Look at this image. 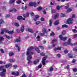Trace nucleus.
Masks as SVG:
<instances>
[{
  "label": "nucleus",
  "mask_w": 77,
  "mask_h": 77,
  "mask_svg": "<svg viewBox=\"0 0 77 77\" xmlns=\"http://www.w3.org/2000/svg\"><path fill=\"white\" fill-rule=\"evenodd\" d=\"M68 52V51L67 50H65L64 51V53H65V54H67V53Z\"/></svg>",
  "instance_id": "obj_52"
},
{
  "label": "nucleus",
  "mask_w": 77,
  "mask_h": 77,
  "mask_svg": "<svg viewBox=\"0 0 77 77\" xmlns=\"http://www.w3.org/2000/svg\"><path fill=\"white\" fill-rule=\"evenodd\" d=\"M57 17H58V13L56 14L54 16V20H56V18H57Z\"/></svg>",
  "instance_id": "obj_28"
},
{
  "label": "nucleus",
  "mask_w": 77,
  "mask_h": 77,
  "mask_svg": "<svg viewBox=\"0 0 77 77\" xmlns=\"http://www.w3.org/2000/svg\"><path fill=\"white\" fill-rule=\"evenodd\" d=\"M42 66V64H40L37 67L38 69H39L41 68Z\"/></svg>",
  "instance_id": "obj_43"
},
{
  "label": "nucleus",
  "mask_w": 77,
  "mask_h": 77,
  "mask_svg": "<svg viewBox=\"0 0 77 77\" xmlns=\"http://www.w3.org/2000/svg\"><path fill=\"white\" fill-rule=\"evenodd\" d=\"M39 60L37 59L36 60H35L34 61V65H37V64L39 63Z\"/></svg>",
  "instance_id": "obj_13"
},
{
  "label": "nucleus",
  "mask_w": 77,
  "mask_h": 77,
  "mask_svg": "<svg viewBox=\"0 0 77 77\" xmlns=\"http://www.w3.org/2000/svg\"><path fill=\"white\" fill-rule=\"evenodd\" d=\"M55 35V33L54 32H52L50 34V36H54Z\"/></svg>",
  "instance_id": "obj_33"
},
{
  "label": "nucleus",
  "mask_w": 77,
  "mask_h": 77,
  "mask_svg": "<svg viewBox=\"0 0 77 77\" xmlns=\"http://www.w3.org/2000/svg\"><path fill=\"white\" fill-rule=\"evenodd\" d=\"M19 75V72H17L16 73L15 75L16 76H18Z\"/></svg>",
  "instance_id": "obj_61"
},
{
  "label": "nucleus",
  "mask_w": 77,
  "mask_h": 77,
  "mask_svg": "<svg viewBox=\"0 0 77 77\" xmlns=\"http://www.w3.org/2000/svg\"><path fill=\"white\" fill-rule=\"evenodd\" d=\"M53 70V68L52 67H51L49 68V71H52Z\"/></svg>",
  "instance_id": "obj_45"
},
{
  "label": "nucleus",
  "mask_w": 77,
  "mask_h": 77,
  "mask_svg": "<svg viewBox=\"0 0 77 77\" xmlns=\"http://www.w3.org/2000/svg\"><path fill=\"white\" fill-rule=\"evenodd\" d=\"M75 17V14H73L72 15V18H74Z\"/></svg>",
  "instance_id": "obj_59"
},
{
  "label": "nucleus",
  "mask_w": 77,
  "mask_h": 77,
  "mask_svg": "<svg viewBox=\"0 0 77 77\" xmlns=\"http://www.w3.org/2000/svg\"><path fill=\"white\" fill-rule=\"evenodd\" d=\"M29 5L30 6H34V8H36L38 6V5L35 2L29 3Z\"/></svg>",
  "instance_id": "obj_3"
},
{
  "label": "nucleus",
  "mask_w": 77,
  "mask_h": 77,
  "mask_svg": "<svg viewBox=\"0 0 77 77\" xmlns=\"http://www.w3.org/2000/svg\"><path fill=\"white\" fill-rule=\"evenodd\" d=\"M54 50L56 51L57 50H58V47H56L54 49Z\"/></svg>",
  "instance_id": "obj_62"
},
{
  "label": "nucleus",
  "mask_w": 77,
  "mask_h": 77,
  "mask_svg": "<svg viewBox=\"0 0 77 77\" xmlns=\"http://www.w3.org/2000/svg\"><path fill=\"white\" fill-rule=\"evenodd\" d=\"M16 3L18 5H19V4H20L21 3V0L17 1Z\"/></svg>",
  "instance_id": "obj_21"
},
{
  "label": "nucleus",
  "mask_w": 77,
  "mask_h": 77,
  "mask_svg": "<svg viewBox=\"0 0 77 77\" xmlns=\"http://www.w3.org/2000/svg\"><path fill=\"white\" fill-rule=\"evenodd\" d=\"M45 33H41V35L42 36H45Z\"/></svg>",
  "instance_id": "obj_57"
},
{
  "label": "nucleus",
  "mask_w": 77,
  "mask_h": 77,
  "mask_svg": "<svg viewBox=\"0 0 77 77\" xmlns=\"http://www.w3.org/2000/svg\"><path fill=\"white\" fill-rule=\"evenodd\" d=\"M40 54L41 56H45V54L43 52L41 53Z\"/></svg>",
  "instance_id": "obj_37"
},
{
  "label": "nucleus",
  "mask_w": 77,
  "mask_h": 77,
  "mask_svg": "<svg viewBox=\"0 0 77 77\" xmlns=\"http://www.w3.org/2000/svg\"><path fill=\"white\" fill-rule=\"evenodd\" d=\"M42 7L40 6L37 8V10H38V11H40L42 10Z\"/></svg>",
  "instance_id": "obj_23"
},
{
  "label": "nucleus",
  "mask_w": 77,
  "mask_h": 77,
  "mask_svg": "<svg viewBox=\"0 0 77 77\" xmlns=\"http://www.w3.org/2000/svg\"><path fill=\"white\" fill-rule=\"evenodd\" d=\"M73 71H74L75 72H76V71H77V69H73Z\"/></svg>",
  "instance_id": "obj_64"
},
{
  "label": "nucleus",
  "mask_w": 77,
  "mask_h": 77,
  "mask_svg": "<svg viewBox=\"0 0 77 77\" xmlns=\"http://www.w3.org/2000/svg\"><path fill=\"white\" fill-rule=\"evenodd\" d=\"M14 54V53L13 52H10L9 53V55L10 56H13V55Z\"/></svg>",
  "instance_id": "obj_29"
},
{
  "label": "nucleus",
  "mask_w": 77,
  "mask_h": 77,
  "mask_svg": "<svg viewBox=\"0 0 77 77\" xmlns=\"http://www.w3.org/2000/svg\"><path fill=\"white\" fill-rule=\"evenodd\" d=\"M0 51L1 53H2L3 54V53H5V52L4 51V50H3V49H0Z\"/></svg>",
  "instance_id": "obj_39"
},
{
  "label": "nucleus",
  "mask_w": 77,
  "mask_h": 77,
  "mask_svg": "<svg viewBox=\"0 0 77 77\" xmlns=\"http://www.w3.org/2000/svg\"><path fill=\"white\" fill-rule=\"evenodd\" d=\"M4 68V66H0V71H2L3 69Z\"/></svg>",
  "instance_id": "obj_32"
},
{
  "label": "nucleus",
  "mask_w": 77,
  "mask_h": 77,
  "mask_svg": "<svg viewBox=\"0 0 77 77\" xmlns=\"http://www.w3.org/2000/svg\"><path fill=\"white\" fill-rule=\"evenodd\" d=\"M36 39H37L38 41H40V36L39 35H38L37 37L36 38Z\"/></svg>",
  "instance_id": "obj_36"
},
{
  "label": "nucleus",
  "mask_w": 77,
  "mask_h": 77,
  "mask_svg": "<svg viewBox=\"0 0 77 77\" xmlns=\"http://www.w3.org/2000/svg\"><path fill=\"white\" fill-rule=\"evenodd\" d=\"M46 59L47 58H43L42 59V63L43 65H45V61L46 60Z\"/></svg>",
  "instance_id": "obj_10"
},
{
  "label": "nucleus",
  "mask_w": 77,
  "mask_h": 77,
  "mask_svg": "<svg viewBox=\"0 0 77 77\" xmlns=\"http://www.w3.org/2000/svg\"><path fill=\"white\" fill-rule=\"evenodd\" d=\"M69 45L68 43L66 42H65L63 43V45Z\"/></svg>",
  "instance_id": "obj_55"
},
{
  "label": "nucleus",
  "mask_w": 77,
  "mask_h": 77,
  "mask_svg": "<svg viewBox=\"0 0 77 77\" xmlns=\"http://www.w3.org/2000/svg\"><path fill=\"white\" fill-rule=\"evenodd\" d=\"M57 40L56 39L54 38L53 40L52 41V43H53L54 42H57Z\"/></svg>",
  "instance_id": "obj_35"
},
{
  "label": "nucleus",
  "mask_w": 77,
  "mask_h": 77,
  "mask_svg": "<svg viewBox=\"0 0 77 77\" xmlns=\"http://www.w3.org/2000/svg\"><path fill=\"white\" fill-rule=\"evenodd\" d=\"M4 23V21L2 20V19H0V26H1V25H0V24H3V23Z\"/></svg>",
  "instance_id": "obj_27"
},
{
  "label": "nucleus",
  "mask_w": 77,
  "mask_h": 77,
  "mask_svg": "<svg viewBox=\"0 0 77 77\" xmlns=\"http://www.w3.org/2000/svg\"><path fill=\"white\" fill-rule=\"evenodd\" d=\"M15 0H10L9 3L10 4H12V3H14L15 2Z\"/></svg>",
  "instance_id": "obj_26"
},
{
  "label": "nucleus",
  "mask_w": 77,
  "mask_h": 77,
  "mask_svg": "<svg viewBox=\"0 0 77 77\" xmlns=\"http://www.w3.org/2000/svg\"><path fill=\"white\" fill-rule=\"evenodd\" d=\"M23 19V17H22L21 16H19L17 17V19L18 20H21V19Z\"/></svg>",
  "instance_id": "obj_15"
},
{
  "label": "nucleus",
  "mask_w": 77,
  "mask_h": 77,
  "mask_svg": "<svg viewBox=\"0 0 77 77\" xmlns=\"http://www.w3.org/2000/svg\"><path fill=\"white\" fill-rule=\"evenodd\" d=\"M72 10L71 8H69L66 11L67 13H69L70 12H71Z\"/></svg>",
  "instance_id": "obj_22"
},
{
  "label": "nucleus",
  "mask_w": 77,
  "mask_h": 77,
  "mask_svg": "<svg viewBox=\"0 0 77 77\" xmlns=\"http://www.w3.org/2000/svg\"><path fill=\"white\" fill-rule=\"evenodd\" d=\"M42 32L46 35H48V32L46 30V29L45 28H43L42 30Z\"/></svg>",
  "instance_id": "obj_7"
},
{
  "label": "nucleus",
  "mask_w": 77,
  "mask_h": 77,
  "mask_svg": "<svg viewBox=\"0 0 77 77\" xmlns=\"http://www.w3.org/2000/svg\"><path fill=\"white\" fill-rule=\"evenodd\" d=\"M35 17L36 18H37V19H38V18L39 17V16L38 15H35Z\"/></svg>",
  "instance_id": "obj_53"
},
{
  "label": "nucleus",
  "mask_w": 77,
  "mask_h": 77,
  "mask_svg": "<svg viewBox=\"0 0 77 77\" xmlns=\"http://www.w3.org/2000/svg\"><path fill=\"white\" fill-rule=\"evenodd\" d=\"M2 71V72H6V70L5 69H3Z\"/></svg>",
  "instance_id": "obj_56"
},
{
  "label": "nucleus",
  "mask_w": 77,
  "mask_h": 77,
  "mask_svg": "<svg viewBox=\"0 0 77 77\" xmlns=\"http://www.w3.org/2000/svg\"><path fill=\"white\" fill-rule=\"evenodd\" d=\"M21 77H27V76H26L25 73H23Z\"/></svg>",
  "instance_id": "obj_49"
},
{
  "label": "nucleus",
  "mask_w": 77,
  "mask_h": 77,
  "mask_svg": "<svg viewBox=\"0 0 77 77\" xmlns=\"http://www.w3.org/2000/svg\"><path fill=\"white\" fill-rule=\"evenodd\" d=\"M73 20V19L72 18L68 19L66 21V22H65V23H66V24H71Z\"/></svg>",
  "instance_id": "obj_2"
},
{
  "label": "nucleus",
  "mask_w": 77,
  "mask_h": 77,
  "mask_svg": "<svg viewBox=\"0 0 77 77\" xmlns=\"http://www.w3.org/2000/svg\"><path fill=\"white\" fill-rule=\"evenodd\" d=\"M39 47L41 49H42L43 50H44V47L42 45H39Z\"/></svg>",
  "instance_id": "obj_34"
},
{
  "label": "nucleus",
  "mask_w": 77,
  "mask_h": 77,
  "mask_svg": "<svg viewBox=\"0 0 77 77\" xmlns=\"http://www.w3.org/2000/svg\"><path fill=\"white\" fill-rule=\"evenodd\" d=\"M66 33V31L65 30H63L62 33V35H64Z\"/></svg>",
  "instance_id": "obj_30"
},
{
  "label": "nucleus",
  "mask_w": 77,
  "mask_h": 77,
  "mask_svg": "<svg viewBox=\"0 0 77 77\" xmlns=\"http://www.w3.org/2000/svg\"><path fill=\"white\" fill-rule=\"evenodd\" d=\"M20 31L22 32H23L24 31V26L23 25H22V26L20 29Z\"/></svg>",
  "instance_id": "obj_11"
},
{
  "label": "nucleus",
  "mask_w": 77,
  "mask_h": 77,
  "mask_svg": "<svg viewBox=\"0 0 77 77\" xmlns=\"http://www.w3.org/2000/svg\"><path fill=\"white\" fill-rule=\"evenodd\" d=\"M21 41V38L20 37H19L18 38H17L16 40L14 41V42H20Z\"/></svg>",
  "instance_id": "obj_6"
},
{
  "label": "nucleus",
  "mask_w": 77,
  "mask_h": 77,
  "mask_svg": "<svg viewBox=\"0 0 77 77\" xmlns=\"http://www.w3.org/2000/svg\"><path fill=\"white\" fill-rule=\"evenodd\" d=\"M12 66V64L10 63L5 65V68H8L9 67H10V66Z\"/></svg>",
  "instance_id": "obj_9"
},
{
  "label": "nucleus",
  "mask_w": 77,
  "mask_h": 77,
  "mask_svg": "<svg viewBox=\"0 0 77 77\" xmlns=\"http://www.w3.org/2000/svg\"><path fill=\"white\" fill-rule=\"evenodd\" d=\"M54 24L55 26L58 25V20H56V21H55L54 23Z\"/></svg>",
  "instance_id": "obj_31"
},
{
  "label": "nucleus",
  "mask_w": 77,
  "mask_h": 77,
  "mask_svg": "<svg viewBox=\"0 0 77 77\" xmlns=\"http://www.w3.org/2000/svg\"><path fill=\"white\" fill-rule=\"evenodd\" d=\"M35 50L36 51H37V53H40V50H38V47H35Z\"/></svg>",
  "instance_id": "obj_17"
},
{
  "label": "nucleus",
  "mask_w": 77,
  "mask_h": 77,
  "mask_svg": "<svg viewBox=\"0 0 77 77\" xmlns=\"http://www.w3.org/2000/svg\"><path fill=\"white\" fill-rule=\"evenodd\" d=\"M15 47H17V50L18 51H20V48L18 46V45L17 44L15 45Z\"/></svg>",
  "instance_id": "obj_18"
},
{
  "label": "nucleus",
  "mask_w": 77,
  "mask_h": 77,
  "mask_svg": "<svg viewBox=\"0 0 77 77\" xmlns=\"http://www.w3.org/2000/svg\"><path fill=\"white\" fill-rule=\"evenodd\" d=\"M71 39L69 38L68 40V44L69 45H71L72 46L73 45H75V44L74 43H71Z\"/></svg>",
  "instance_id": "obj_5"
},
{
  "label": "nucleus",
  "mask_w": 77,
  "mask_h": 77,
  "mask_svg": "<svg viewBox=\"0 0 77 77\" xmlns=\"http://www.w3.org/2000/svg\"><path fill=\"white\" fill-rule=\"evenodd\" d=\"M77 37V34H76L73 35V38H76Z\"/></svg>",
  "instance_id": "obj_54"
},
{
  "label": "nucleus",
  "mask_w": 77,
  "mask_h": 77,
  "mask_svg": "<svg viewBox=\"0 0 77 77\" xmlns=\"http://www.w3.org/2000/svg\"><path fill=\"white\" fill-rule=\"evenodd\" d=\"M4 40V38L3 37H1L0 38V42H2Z\"/></svg>",
  "instance_id": "obj_38"
},
{
  "label": "nucleus",
  "mask_w": 77,
  "mask_h": 77,
  "mask_svg": "<svg viewBox=\"0 0 77 77\" xmlns=\"http://www.w3.org/2000/svg\"><path fill=\"white\" fill-rule=\"evenodd\" d=\"M29 13H27L26 14H23V17L24 18H26L27 17H29Z\"/></svg>",
  "instance_id": "obj_14"
},
{
  "label": "nucleus",
  "mask_w": 77,
  "mask_h": 77,
  "mask_svg": "<svg viewBox=\"0 0 77 77\" xmlns=\"http://www.w3.org/2000/svg\"><path fill=\"white\" fill-rule=\"evenodd\" d=\"M72 30L74 33H77V30L75 29H72Z\"/></svg>",
  "instance_id": "obj_42"
},
{
  "label": "nucleus",
  "mask_w": 77,
  "mask_h": 77,
  "mask_svg": "<svg viewBox=\"0 0 77 77\" xmlns=\"http://www.w3.org/2000/svg\"><path fill=\"white\" fill-rule=\"evenodd\" d=\"M33 49V47L31 46V47H30V48H28L27 49V50L28 51H30V50H32Z\"/></svg>",
  "instance_id": "obj_20"
},
{
  "label": "nucleus",
  "mask_w": 77,
  "mask_h": 77,
  "mask_svg": "<svg viewBox=\"0 0 77 77\" xmlns=\"http://www.w3.org/2000/svg\"><path fill=\"white\" fill-rule=\"evenodd\" d=\"M17 32V33H20V30H19V29H16Z\"/></svg>",
  "instance_id": "obj_63"
},
{
  "label": "nucleus",
  "mask_w": 77,
  "mask_h": 77,
  "mask_svg": "<svg viewBox=\"0 0 77 77\" xmlns=\"http://www.w3.org/2000/svg\"><path fill=\"white\" fill-rule=\"evenodd\" d=\"M69 27V26H68V25L66 24L63 25L62 26V28H68Z\"/></svg>",
  "instance_id": "obj_16"
},
{
  "label": "nucleus",
  "mask_w": 77,
  "mask_h": 77,
  "mask_svg": "<svg viewBox=\"0 0 77 77\" xmlns=\"http://www.w3.org/2000/svg\"><path fill=\"white\" fill-rule=\"evenodd\" d=\"M52 24V22H51V20L50 19L49 20V26H51Z\"/></svg>",
  "instance_id": "obj_41"
},
{
  "label": "nucleus",
  "mask_w": 77,
  "mask_h": 77,
  "mask_svg": "<svg viewBox=\"0 0 77 77\" xmlns=\"http://www.w3.org/2000/svg\"><path fill=\"white\" fill-rule=\"evenodd\" d=\"M4 32H5L6 33H9L10 35H11V34L14 33V31L12 30L10 31L8 30L7 29H3L2 31H1V35H3V34L4 33Z\"/></svg>",
  "instance_id": "obj_1"
},
{
  "label": "nucleus",
  "mask_w": 77,
  "mask_h": 77,
  "mask_svg": "<svg viewBox=\"0 0 77 77\" xmlns=\"http://www.w3.org/2000/svg\"><path fill=\"white\" fill-rule=\"evenodd\" d=\"M30 54V52L27 51L26 52V55H27V56H28V55H29Z\"/></svg>",
  "instance_id": "obj_50"
},
{
  "label": "nucleus",
  "mask_w": 77,
  "mask_h": 77,
  "mask_svg": "<svg viewBox=\"0 0 77 77\" xmlns=\"http://www.w3.org/2000/svg\"><path fill=\"white\" fill-rule=\"evenodd\" d=\"M32 59V58H27V60L28 61V63L29 64H31V63H32V62L31 61V60Z\"/></svg>",
  "instance_id": "obj_8"
},
{
  "label": "nucleus",
  "mask_w": 77,
  "mask_h": 77,
  "mask_svg": "<svg viewBox=\"0 0 77 77\" xmlns=\"http://www.w3.org/2000/svg\"><path fill=\"white\" fill-rule=\"evenodd\" d=\"M14 26L16 27H19V26H20V25H19V24L17 23H15Z\"/></svg>",
  "instance_id": "obj_25"
},
{
  "label": "nucleus",
  "mask_w": 77,
  "mask_h": 77,
  "mask_svg": "<svg viewBox=\"0 0 77 77\" xmlns=\"http://www.w3.org/2000/svg\"><path fill=\"white\" fill-rule=\"evenodd\" d=\"M17 11V10L15 8H13L12 10H10L9 11L10 12H16Z\"/></svg>",
  "instance_id": "obj_12"
},
{
  "label": "nucleus",
  "mask_w": 77,
  "mask_h": 77,
  "mask_svg": "<svg viewBox=\"0 0 77 77\" xmlns=\"http://www.w3.org/2000/svg\"><path fill=\"white\" fill-rule=\"evenodd\" d=\"M0 75L1 77H5V73H4L3 72H1Z\"/></svg>",
  "instance_id": "obj_19"
},
{
  "label": "nucleus",
  "mask_w": 77,
  "mask_h": 77,
  "mask_svg": "<svg viewBox=\"0 0 77 77\" xmlns=\"http://www.w3.org/2000/svg\"><path fill=\"white\" fill-rule=\"evenodd\" d=\"M68 56L69 57H73V56L70 53L69 54Z\"/></svg>",
  "instance_id": "obj_47"
},
{
  "label": "nucleus",
  "mask_w": 77,
  "mask_h": 77,
  "mask_svg": "<svg viewBox=\"0 0 77 77\" xmlns=\"http://www.w3.org/2000/svg\"><path fill=\"white\" fill-rule=\"evenodd\" d=\"M73 50L77 52V48H74L73 49Z\"/></svg>",
  "instance_id": "obj_60"
},
{
  "label": "nucleus",
  "mask_w": 77,
  "mask_h": 77,
  "mask_svg": "<svg viewBox=\"0 0 77 77\" xmlns=\"http://www.w3.org/2000/svg\"><path fill=\"white\" fill-rule=\"evenodd\" d=\"M43 14H47V12H46V11L45 10H44L43 11Z\"/></svg>",
  "instance_id": "obj_48"
},
{
  "label": "nucleus",
  "mask_w": 77,
  "mask_h": 77,
  "mask_svg": "<svg viewBox=\"0 0 77 77\" xmlns=\"http://www.w3.org/2000/svg\"><path fill=\"white\" fill-rule=\"evenodd\" d=\"M67 5L65 7V9H68V8H69V4L67 3Z\"/></svg>",
  "instance_id": "obj_44"
},
{
  "label": "nucleus",
  "mask_w": 77,
  "mask_h": 77,
  "mask_svg": "<svg viewBox=\"0 0 77 77\" xmlns=\"http://www.w3.org/2000/svg\"><path fill=\"white\" fill-rule=\"evenodd\" d=\"M59 38L61 40H63V41H66L67 38V37L66 36L62 37V35L59 36Z\"/></svg>",
  "instance_id": "obj_4"
},
{
  "label": "nucleus",
  "mask_w": 77,
  "mask_h": 77,
  "mask_svg": "<svg viewBox=\"0 0 77 77\" xmlns=\"http://www.w3.org/2000/svg\"><path fill=\"white\" fill-rule=\"evenodd\" d=\"M41 20L42 21H44L45 20V19L44 17H41Z\"/></svg>",
  "instance_id": "obj_58"
},
{
  "label": "nucleus",
  "mask_w": 77,
  "mask_h": 77,
  "mask_svg": "<svg viewBox=\"0 0 77 77\" xmlns=\"http://www.w3.org/2000/svg\"><path fill=\"white\" fill-rule=\"evenodd\" d=\"M28 31L30 32V33H33V31H32V29H28Z\"/></svg>",
  "instance_id": "obj_24"
},
{
  "label": "nucleus",
  "mask_w": 77,
  "mask_h": 77,
  "mask_svg": "<svg viewBox=\"0 0 77 77\" xmlns=\"http://www.w3.org/2000/svg\"><path fill=\"white\" fill-rule=\"evenodd\" d=\"M15 60H12V59H10L9 60V61L10 62H14Z\"/></svg>",
  "instance_id": "obj_46"
},
{
  "label": "nucleus",
  "mask_w": 77,
  "mask_h": 77,
  "mask_svg": "<svg viewBox=\"0 0 77 77\" xmlns=\"http://www.w3.org/2000/svg\"><path fill=\"white\" fill-rule=\"evenodd\" d=\"M61 17H66V15H65V14L62 13L61 14Z\"/></svg>",
  "instance_id": "obj_40"
},
{
  "label": "nucleus",
  "mask_w": 77,
  "mask_h": 77,
  "mask_svg": "<svg viewBox=\"0 0 77 77\" xmlns=\"http://www.w3.org/2000/svg\"><path fill=\"white\" fill-rule=\"evenodd\" d=\"M5 36L7 39H9V38H10V37L7 35H5Z\"/></svg>",
  "instance_id": "obj_51"
}]
</instances>
